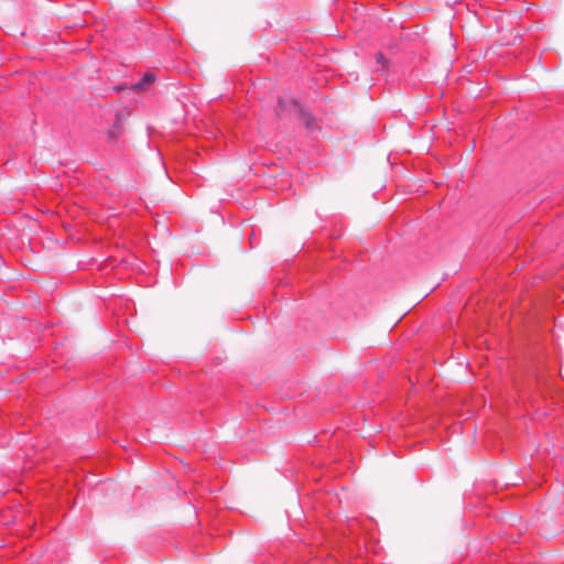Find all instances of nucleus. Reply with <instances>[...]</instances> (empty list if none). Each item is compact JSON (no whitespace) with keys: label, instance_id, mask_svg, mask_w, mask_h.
<instances>
[{"label":"nucleus","instance_id":"1","mask_svg":"<svg viewBox=\"0 0 564 564\" xmlns=\"http://www.w3.org/2000/svg\"><path fill=\"white\" fill-rule=\"evenodd\" d=\"M154 82H155V75L152 73H147L139 83H137L135 85L132 86V89L133 90L144 89L145 87L150 86Z\"/></svg>","mask_w":564,"mask_h":564},{"label":"nucleus","instance_id":"2","mask_svg":"<svg viewBox=\"0 0 564 564\" xmlns=\"http://www.w3.org/2000/svg\"><path fill=\"white\" fill-rule=\"evenodd\" d=\"M288 108H295V102L291 101L288 105L283 100H279V107H278V115H281L282 111L286 110Z\"/></svg>","mask_w":564,"mask_h":564},{"label":"nucleus","instance_id":"3","mask_svg":"<svg viewBox=\"0 0 564 564\" xmlns=\"http://www.w3.org/2000/svg\"><path fill=\"white\" fill-rule=\"evenodd\" d=\"M376 58H377V61H378L379 63H382L383 67L386 66V65H384V64H386V59H384V56H383V54H382V53H378V54H377V56H376Z\"/></svg>","mask_w":564,"mask_h":564}]
</instances>
